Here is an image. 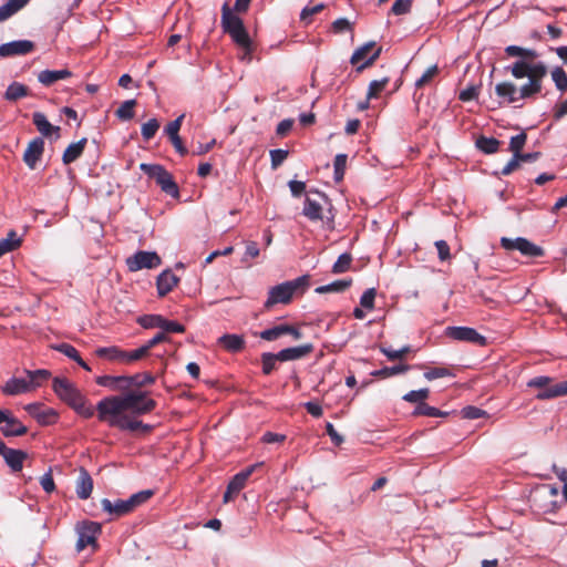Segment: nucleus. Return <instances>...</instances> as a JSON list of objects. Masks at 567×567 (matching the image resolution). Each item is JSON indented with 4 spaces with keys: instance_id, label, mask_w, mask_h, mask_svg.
<instances>
[{
    "instance_id": "1",
    "label": "nucleus",
    "mask_w": 567,
    "mask_h": 567,
    "mask_svg": "<svg viewBox=\"0 0 567 567\" xmlns=\"http://www.w3.org/2000/svg\"><path fill=\"white\" fill-rule=\"evenodd\" d=\"M506 71L517 80L527 78V82L519 87L511 81L497 83L495 94L499 104H517L523 100L535 99L542 92L543 81L546 78L543 65H528L523 61H515L512 65L506 66Z\"/></svg>"
},
{
    "instance_id": "2",
    "label": "nucleus",
    "mask_w": 567,
    "mask_h": 567,
    "mask_svg": "<svg viewBox=\"0 0 567 567\" xmlns=\"http://www.w3.org/2000/svg\"><path fill=\"white\" fill-rule=\"evenodd\" d=\"M156 406V401L148 398L146 391H130L123 395H112L102 399L96 405V412H101L103 415H114L120 412L143 415L151 413Z\"/></svg>"
},
{
    "instance_id": "3",
    "label": "nucleus",
    "mask_w": 567,
    "mask_h": 567,
    "mask_svg": "<svg viewBox=\"0 0 567 567\" xmlns=\"http://www.w3.org/2000/svg\"><path fill=\"white\" fill-rule=\"evenodd\" d=\"M251 0H236L234 9H230L229 3L225 2L221 6V20L220 24L223 31L228 34L234 43L241 48L246 54H251L252 41L244 25V21L234 11L244 13L248 10Z\"/></svg>"
},
{
    "instance_id": "4",
    "label": "nucleus",
    "mask_w": 567,
    "mask_h": 567,
    "mask_svg": "<svg viewBox=\"0 0 567 567\" xmlns=\"http://www.w3.org/2000/svg\"><path fill=\"white\" fill-rule=\"evenodd\" d=\"M52 388L55 394L81 416L90 419L94 415L96 408L89 404L85 396L68 379L54 378Z\"/></svg>"
},
{
    "instance_id": "5",
    "label": "nucleus",
    "mask_w": 567,
    "mask_h": 567,
    "mask_svg": "<svg viewBox=\"0 0 567 567\" xmlns=\"http://www.w3.org/2000/svg\"><path fill=\"white\" fill-rule=\"evenodd\" d=\"M310 276L303 275L293 280L274 286L268 291V298L264 303L265 310H270L277 303L288 305L295 293H303L309 287Z\"/></svg>"
},
{
    "instance_id": "6",
    "label": "nucleus",
    "mask_w": 567,
    "mask_h": 567,
    "mask_svg": "<svg viewBox=\"0 0 567 567\" xmlns=\"http://www.w3.org/2000/svg\"><path fill=\"white\" fill-rule=\"evenodd\" d=\"M288 186L293 197L305 195L302 213H331L332 206L324 193L317 189H307L306 184L300 181H290Z\"/></svg>"
},
{
    "instance_id": "7",
    "label": "nucleus",
    "mask_w": 567,
    "mask_h": 567,
    "mask_svg": "<svg viewBox=\"0 0 567 567\" xmlns=\"http://www.w3.org/2000/svg\"><path fill=\"white\" fill-rule=\"evenodd\" d=\"M153 495L154 492L152 489H144L133 494L127 499H116L112 502L109 498H103L101 506L109 515L117 518L132 513L136 507L146 503Z\"/></svg>"
},
{
    "instance_id": "8",
    "label": "nucleus",
    "mask_w": 567,
    "mask_h": 567,
    "mask_svg": "<svg viewBox=\"0 0 567 567\" xmlns=\"http://www.w3.org/2000/svg\"><path fill=\"white\" fill-rule=\"evenodd\" d=\"M527 386L539 389L536 399L540 401L567 395V380L554 383V379L547 375H538L527 382Z\"/></svg>"
},
{
    "instance_id": "9",
    "label": "nucleus",
    "mask_w": 567,
    "mask_h": 567,
    "mask_svg": "<svg viewBox=\"0 0 567 567\" xmlns=\"http://www.w3.org/2000/svg\"><path fill=\"white\" fill-rule=\"evenodd\" d=\"M97 419L101 422L106 423L111 427H116L121 431H130V432H143L150 433L153 430V426L150 424H145L140 420H136L132 415H128L124 412H120L118 414H102L97 412Z\"/></svg>"
},
{
    "instance_id": "10",
    "label": "nucleus",
    "mask_w": 567,
    "mask_h": 567,
    "mask_svg": "<svg viewBox=\"0 0 567 567\" xmlns=\"http://www.w3.org/2000/svg\"><path fill=\"white\" fill-rule=\"evenodd\" d=\"M140 168L153 178L164 193L172 197H177L179 195L178 186L172 174L162 165L142 163Z\"/></svg>"
},
{
    "instance_id": "11",
    "label": "nucleus",
    "mask_w": 567,
    "mask_h": 567,
    "mask_svg": "<svg viewBox=\"0 0 567 567\" xmlns=\"http://www.w3.org/2000/svg\"><path fill=\"white\" fill-rule=\"evenodd\" d=\"M501 246L508 251L518 250L525 257L539 258L545 256V250L543 247L532 243L524 237H517L514 239L502 237Z\"/></svg>"
},
{
    "instance_id": "12",
    "label": "nucleus",
    "mask_w": 567,
    "mask_h": 567,
    "mask_svg": "<svg viewBox=\"0 0 567 567\" xmlns=\"http://www.w3.org/2000/svg\"><path fill=\"white\" fill-rule=\"evenodd\" d=\"M78 542L76 551H82L87 546L96 547V538L101 533V525L95 522H83L76 526Z\"/></svg>"
},
{
    "instance_id": "13",
    "label": "nucleus",
    "mask_w": 567,
    "mask_h": 567,
    "mask_svg": "<svg viewBox=\"0 0 567 567\" xmlns=\"http://www.w3.org/2000/svg\"><path fill=\"white\" fill-rule=\"evenodd\" d=\"M374 47H375V42H368V43H364L363 45H361L360 48H358L353 52L350 62L352 65H358L357 66L358 72H361L365 68L371 66L375 62V60L380 56L381 51H382V49L380 47L377 48L371 55H369Z\"/></svg>"
},
{
    "instance_id": "14",
    "label": "nucleus",
    "mask_w": 567,
    "mask_h": 567,
    "mask_svg": "<svg viewBox=\"0 0 567 567\" xmlns=\"http://www.w3.org/2000/svg\"><path fill=\"white\" fill-rule=\"evenodd\" d=\"M260 464H254L245 470L237 473L228 483L227 489L224 493L223 501L224 503H229L233 501L239 492L246 486L248 478L254 473V471L259 467Z\"/></svg>"
},
{
    "instance_id": "15",
    "label": "nucleus",
    "mask_w": 567,
    "mask_h": 567,
    "mask_svg": "<svg viewBox=\"0 0 567 567\" xmlns=\"http://www.w3.org/2000/svg\"><path fill=\"white\" fill-rule=\"evenodd\" d=\"M445 336L457 341L470 342L478 346L486 344V338L470 327H447Z\"/></svg>"
},
{
    "instance_id": "16",
    "label": "nucleus",
    "mask_w": 567,
    "mask_h": 567,
    "mask_svg": "<svg viewBox=\"0 0 567 567\" xmlns=\"http://www.w3.org/2000/svg\"><path fill=\"white\" fill-rule=\"evenodd\" d=\"M127 267L131 271H137L141 269H153L161 265L162 260L156 252L151 251H137L132 257L127 258Z\"/></svg>"
},
{
    "instance_id": "17",
    "label": "nucleus",
    "mask_w": 567,
    "mask_h": 567,
    "mask_svg": "<svg viewBox=\"0 0 567 567\" xmlns=\"http://www.w3.org/2000/svg\"><path fill=\"white\" fill-rule=\"evenodd\" d=\"M0 455L4 458L7 465L12 472H20L23 467V462L28 454L22 450L8 447L3 441L0 440Z\"/></svg>"
},
{
    "instance_id": "18",
    "label": "nucleus",
    "mask_w": 567,
    "mask_h": 567,
    "mask_svg": "<svg viewBox=\"0 0 567 567\" xmlns=\"http://www.w3.org/2000/svg\"><path fill=\"white\" fill-rule=\"evenodd\" d=\"M286 334H290L295 340L302 338V332L299 329L286 323L266 329L259 333V337L266 341H275Z\"/></svg>"
},
{
    "instance_id": "19",
    "label": "nucleus",
    "mask_w": 567,
    "mask_h": 567,
    "mask_svg": "<svg viewBox=\"0 0 567 567\" xmlns=\"http://www.w3.org/2000/svg\"><path fill=\"white\" fill-rule=\"evenodd\" d=\"M505 53L508 56H518L520 58L518 61H523L527 63L528 65H543L545 68L546 74L548 73L547 65L542 61H535L539 54L537 51L533 49H526L518 45H508L505 48Z\"/></svg>"
},
{
    "instance_id": "20",
    "label": "nucleus",
    "mask_w": 567,
    "mask_h": 567,
    "mask_svg": "<svg viewBox=\"0 0 567 567\" xmlns=\"http://www.w3.org/2000/svg\"><path fill=\"white\" fill-rule=\"evenodd\" d=\"M44 152V141L42 137H35L29 142L24 153H23V162L25 165L34 169L37 163L40 161L42 154Z\"/></svg>"
},
{
    "instance_id": "21",
    "label": "nucleus",
    "mask_w": 567,
    "mask_h": 567,
    "mask_svg": "<svg viewBox=\"0 0 567 567\" xmlns=\"http://www.w3.org/2000/svg\"><path fill=\"white\" fill-rule=\"evenodd\" d=\"M34 50V43L30 40H18L0 45V56L24 55Z\"/></svg>"
},
{
    "instance_id": "22",
    "label": "nucleus",
    "mask_w": 567,
    "mask_h": 567,
    "mask_svg": "<svg viewBox=\"0 0 567 567\" xmlns=\"http://www.w3.org/2000/svg\"><path fill=\"white\" fill-rule=\"evenodd\" d=\"M312 351L313 346L311 343H306L298 347L282 349L277 352V357L279 358V362L293 361L307 357Z\"/></svg>"
},
{
    "instance_id": "23",
    "label": "nucleus",
    "mask_w": 567,
    "mask_h": 567,
    "mask_svg": "<svg viewBox=\"0 0 567 567\" xmlns=\"http://www.w3.org/2000/svg\"><path fill=\"white\" fill-rule=\"evenodd\" d=\"M4 395H19L31 392L28 378H11L1 388Z\"/></svg>"
},
{
    "instance_id": "24",
    "label": "nucleus",
    "mask_w": 567,
    "mask_h": 567,
    "mask_svg": "<svg viewBox=\"0 0 567 567\" xmlns=\"http://www.w3.org/2000/svg\"><path fill=\"white\" fill-rule=\"evenodd\" d=\"M178 277L171 270L163 271L157 277V292L159 297H164L169 293L174 287L178 284Z\"/></svg>"
},
{
    "instance_id": "25",
    "label": "nucleus",
    "mask_w": 567,
    "mask_h": 567,
    "mask_svg": "<svg viewBox=\"0 0 567 567\" xmlns=\"http://www.w3.org/2000/svg\"><path fill=\"white\" fill-rule=\"evenodd\" d=\"M32 122L43 136L50 137L52 134H55L59 137L60 127L52 125L43 113L34 112Z\"/></svg>"
},
{
    "instance_id": "26",
    "label": "nucleus",
    "mask_w": 567,
    "mask_h": 567,
    "mask_svg": "<svg viewBox=\"0 0 567 567\" xmlns=\"http://www.w3.org/2000/svg\"><path fill=\"white\" fill-rule=\"evenodd\" d=\"M72 73L68 69L63 70H43L38 74V80L44 86H51L60 80L71 78Z\"/></svg>"
},
{
    "instance_id": "27",
    "label": "nucleus",
    "mask_w": 567,
    "mask_h": 567,
    "mask_svg": "<svg viewBox=\"0 0 567 567\" xmlns=\"http://www.w3.org/2000/svg\"><path fill=\"white\" fill-rule=\"evenodd\" d=\"M86 143H87V138L86 137H83L81 138L80 141L75 142V143H71L64 151L63 155H62V162L64 165H70L71 163L75 162L76 159H79L83 152H84V148L86 146Z\"/></svg>"
},
{
    "instance_id": "28",
    "label": "nucleus",
    "mask_w": 567,
    "mask_h": 567,
    "mask_svg": "<svg viewBox=\"0 0 567 567\" xmlns=\"http://www.w3.org/2000/svg\"><path fill=\"white\" fill-rule=\"evenodd\" d=\"M93 491V480L89 472L81 468L80 475L76 482V495L80 499H87Z\"/></svg>"
},
{
    "instance_id": "29",
    "label": "nucleus",
    "mask_w": 567,
    "mask_h": 567,
    "mask_svg": "<svg viewBox=\"0 0 567 567\" xmlns=\"http://www.w3.org/2000/svg\"><path fill=\"white\" fill-rule=\"evenodd\" d=\"M0 431L6 437L22 436L27 434L28 427L24 426L17 417H14L11 412L8 420L4 422V425L1 426Z\"/></svg>"
},
{
    "instance_id": "30",
    "label": "nucleus",
    "mask_w": 567,
    "mask_h": 567,
    "mask_svg": "<svg viewBox=\"0 0 567 567\" xmlns=\"http://www.w3.org/2000/svg\"><path fill=\"white\" fill-rule=\"evenodd\" d=\"M127 377L125 375H101L96 378V383L101 386L110 388L113 391H125Z\"/></svg>"
},
{
    "instance_id": "31",
    "label": "nucleus",
    "mask_w": 567,
    "mask_h": 567,
    "mask_svg": "<svg viewBox=\"0 0 567 567\" xmlns=\"http://www.w3.org/2000/svg\"><path fill=\"white\" fill-rule=\"evenodd\" d=\"M220 344L228 352H240L245 348V340L238 334H224L218 339Z\"/></svg>"
},
{
    "instance_id": "32",
    "label": "nucleus",
    "mask_w": 567,
    "mask_h": 567,
    "mask_svg": "<svg viewBox=\"0 0 567 567\" xmlns=\"http://www.w3.org/2000/svg\"><path fill=\"white\" fill-rule=\"evenodd\" d=\"M30 0H7L0 7V22L10 19L12 16L22 10Z\"/></svg>"
},
{
    "instance_id": "33",
    "label": "nucleus",
    "mask_w": 567,
    "mask_h": 567,
    "mask_svg": "<svg viewBox=\"0 0 567 567\" xmlns=\"http://www.w3.org/2000/svg\"><path fill=\"white\" fill-rule=\"evenodd\" d=\"M82 228L96 240L103 237V223L95 219L92 215H85L82 220Z\"/></svg>"
},
{
    "instance_id": "34",
    "label": "nucleus",
    "mask_w": 567,
    "mask_h": 567,
    "mask_svg": "<svg viewBox=\"0 0 567 567\" xmlns=\"http://www.w3.org/2000/svg\"><path fill=\"white\" fill-rule=\"evenodd\" d=\"M24 372L27 374L31 391L41 386L45 381H48L51 378V372L45 369H39L34 371L24 370Z\"/></svg>"
},
{
    "instance_id": "35",
    "label": "nucleus",
    "mask_w": 567,
    "mask_h": 567,
    "mask_svg": "<svg viewBox=\"0 0 567 567\" xmlns=\"http://www.w3.org/2000/svg\"><path fill=\"white\" fill-rule=\"evenodd\" d=\"M352 285V279H340L336 280L331 284L320 286L316 288V293L323 295V293H331V292H343L347 289H349Z\"/></svg>"
},
{
    "instance_id": "36",
    "label": "nucleus",
    "mask_w": 567,
    "mask_h": 567,
    "mask_svg": "<svg viewBox=\"0 0 567 567\" xmlns=\"http://www.w3.org/2000/svg\"><path fill=\"white\" fill-rule=\"evenodd\" d=\"M155 382V377L150 372L136 373L134 375L127 377L126 388L127 390L132 386L143 388L146 385H151Z\"/></svg>"
},
{
    "instance_id": "37",
    "label": "nucleus",
    "mask_w": 567,
    "mask_h": 567,
    "mask_svg": "<svg viewBox=\"0 0 567 567\" xmlns=\"http://www.w3.org/2000/svg\"><path fill=\"white\" fill-rule=\"evenodd\" d=\"M501 141L495 137L480 136L476 140V147L485 154H494L498 151Z\"/></svg>"
},
{
    "instance_id": "38",
    "label": "nucleus",
    "mask_w": 567,
    "mask_h": 567,
    "mask_svg": "<svg viewBox=\"0 0 567 567\" xmlns=\"http://www.w3.org/2000/svg\"><path fill=\"white\" fill-rule=\"evenodd\" d=\"M27 95H29L28 86L19 82L11 83L4 93V97L8 101H17Z\"/></svg>"
},
{
    "instance_id": "39",
    "label": "nucleus",
    "mask_w": 567,
    "mask_h": 567,
    "mask_svg": "<svg viewBox=\"0 0 567 567\" xmlns=\"http://www.w3.org/2000/svg\"><path fill=\"white\" fill-rule=\"evenodd\" d=\"M123 351L122 349H120L118 347H103V348H97L95 350V354L99 357V358H104V359H109L111 361H120V362H123Z\"/></svg>"
},
{
    "instance_id": "40",
    "label": "nucleus",
    "mask_w": 567,
    "mask_h": 567,
    "mask_svg": "<svg viewBox=\"0 0 567 567\" xmlns=\"http://www.w3.org/2000/svg\"><path fill=\"white\" fill-rule=\"evenodd\" d=\"M245 246H246V249H245V254L241 258V262L246 267H251L252 264L250 262V260L256 259L260 256V249L258 247V244L254 240H246Z\"/></svg>"
},
{
    "instance_id": "41",
    "label": "nucleus",
    "mask_w": 567,
    "mask_h": 567,
    "mask_svg": "<svg viewBox=\"0 0 567 567\" xmlns=\"http://www.w3.org/2000/svg\"><path fill=\"white\" fill-rule=\"evenodd\" d=\"M410 370V365L408 364H400V365H394V367H384L380 370H377L374 372H372V375L375 377V378H381V379H385V378H390V377H393V375H396V374H400V373H404L406 371Z\"/></svg>"
},
{
    "instance_id": "42",
    "label": "nucleus",
    "mask_w": 567,
    "mask_h": 567,
    "mask_svg": "<svg viewBox=\"0 0 567 567\" xmlns=\"http://www.w3.org/2000/svg\"><path fill=\"white\" fill-rule=\"evenodd\" d=\"M555 86L561 93L567 92V73L561 66H556L550 72Z\"/></svg>"
},
{
    "instance_id": "43",
    "label": "nucleus",
    "mask_w": 567,
    "mask_h": 567,
    "mask_svg": "<svg viewBox=\"0 0 567 567\" xmlns=\"http://www.w3.org/2000/svg\"><path fill=\"white\" fill-rule=\"evenodd\" d=\"M352 260L353 258L350 252L341 254L332 266V274L339 275L348 271L351 267Z\"/></svg>"
},
{
    "instance_id": "44",
    "label": "nucleus",
    "mask_w": 567,
    "mask_h": 567,
    "mask_svg": "<svg viewBox=\"0 0 567 567\" xmlns=\"http://www.w3.org/2000/svg\"><path fill=\"white\" fill-rule=\"evenodd\" d=\"M135 100H127L116 110L115 115L122 121H130L134 117Z\"/></svg>"
},
{
    "instance_id": "45",
    "label": "nucleus",
    "mask_w": 567,
    "mask_h": 567,
    "mask_svg": "<svg viewBox=\"0 0 567 567\" xmlns=\"http://www.w3.org/2000/svg\"><path fill=\"white\" fill-rule=\"evenodd\" d=\"M390 78L384 76L381 80H373L370 82L368 87V100L377 99L381 94V92L389 84Z\"/></svg>"
},
{
    "instance_id": "46",
    "label": "nucleus",
    "mask_w": 567,
    "mask_h": 567,
    "mask_svg": "<svg viewBox=\"0 0 567 567\" xmlns=\"http://www.w3.org/2000/svg\"><path fill=\"white\" fill-rule=\"evenodd\" d=\"M163 316L161 315H145L137 319V322L145 329L162 328Z\"/></svg>"
},
{
    "instance_id": "47",
    "label": "nucleus",
    "mask_w": 567,
    "mask_h": 567,
    "mask_svg": "<svg viewBox=\"0 0 567 567\" xmlns=\"http://www.w3.org/2000/svg\"><path fill=\"white\" fill-rule=\"evenodd\" d=\"M440 73V69L436 64L426 69V71L421 75L420 79L415 82V87L421 89L425 85H429Z\"/></svg>"
},
{
    "instance_id": "48",
    "label": "nucleus",
    "mask_w": 567,
    "mask_h": 567,
    "mask_svg": "<svg viewBox=\"0 0 567 567\" xmlns=\"http://www.w3.org/2000/svg\"><path fill=\"white\" fill-rule=\"evenodd\" d=\"M279 361L277 353L265 352L261 354L262 373L269 375L275 369L276 363Z\"/></svg>"
},
{
    "instance_id": "49",
    "label": "nucleus",
    "mask_w": 567,
    "mask_h": 567,
    "mask_svg": "<svg viewBox=\"0 0 567 567\" xmlns=\"http://www.w3.org/2000/svg\"><path fill=\"white\" fill-rule=\"evenodd\" d=\"M414 415H425V416H430V417H439V416H443V415H446L447 413L445 412H442L441 410L434 408V406H431L424 402H421L414 410L413 412Z\"/></svg>"
},
{
    "instance_id": "50",
    "label": "nucleus",
    "mask_w": 567,
    "mask_h": 567,
    "mask_svg": "<svg viewBox=\"0 0 567 567\" xmlns=\"http://www.w3.org/2000/svg\"><path fill=\"white\" fill-rule=\"evenodd\" d=\"M161 124L156 118H151L142 125L141 133L145 141L152 140L158 131Z\"/></svg>"
},
{
    "instance_id": "51",
    "label": "nucleus",
    "mask_w": 567,
    "mask_h": 567,
    "mask_svg": "<svg viewBox=\"0 0 567 567\" xmlns=\"http://www.w3.org/2000/svg\"><path fill=\"white\" fill-rule=\"evenodd\" d=\"M147 354H148V351H147V348H145V346H142L138 349H135L133 351H123V362L132 363V362L143 359Z\"/></svg>"
},
{
    "instance_id": "52",
    "label": "nucleus",
    "mask_w": 567,
    "mask_h": 567,
    "mask_svg": "<svg viewBox=\"0 0 567 567\" xmlns=\"http://www.w3.org/2000/svg\"><path fill=\"white\" fill-rule=\"evenodd\" d=\"M380 351L391 361L399 360L404 358L410 351V346H405L401 348L400 350H393L390 348L381 347Z\"/></svg>"
},
{
    "instance_id": "53",
    "label": "nucleus",
    "mask_w": 567,
    "mask_h": 567,
    "mask_svg": "<svg viewBox=\"0 0 567 567\" xmlns=\"http://www.w3.org/2000/svg\"><path fill=\"white\" fill-rule=\"evenodd\" d=\"M527 141V135L525 132H522L511 138L508 151L513 154H518L525 146Z\"/></svg>"
},
{
    "instance_id": "54",
    "label": "nucleus",
    "mask_w": 567,
    "mask_h": 567,
    "mask_svg": "<svg viewBox=\"0 0 567 567\" xmlns=\"http://www.w3.org/2000/svg\"><path fill=\"white\" fill-rule=\"evenodd\" d=\"M429 394H430V391L429 389H420V390H414V391H410L409 393H406L405 395H403V400L408 401V402H411V403H421L423 402L425 399L429 398Z\"/></svg>"
},
{
    "instance_id": "55",
    "label": "nucleus",
    "mask_w": 567,
    "mask_h": 567,
    "mask_svg": "<svg viewBox=\"0 0 567 567\" xmlns=\"http://www.w3.org/2000/svg\"><path fill=\"white\" fill-rule=\"evenodd\" d=\"M347 165V155L346 154H338L334 157L333 166H334V179L341 181L344 175V169Z\"/></svg>"
},
{
    "instance_id": "56",
    "label": "nucleus",
    "mask_w": 567,
    "mask_h": 567,
    "mask_svg": "<svg viewBox=\"0 0 567 567\" xmlns=\"http://www.w3.org/2000/svg\"><path fill=\"white\" fill-rule=\"evenodd\" d=\"M323 9H324V6L322 3L316 4L312 7H306V8H303V10L300 13V20L305 23H310L311 18L315 14L320 13Z\"/></svg>"
},
{
    "instance_id": "57",
    "label": "nucleus",
    "mask_w": 567,
    "mask_h": 567,
    "mask_svg": "<svg viewBox=\"0 0 567 567\" xmlns=\"http://www.w3.org/2000/svg\"><path fill=\"white\" fill-rule=\"evenodd\" d=\"M377 296V290L374 288H370L363 292L360 298V305L362 308L368 310H372L374 308V299Z\"/></svg>"
},
{
    "instance_id": "58",
    "label": "nucleus",
    "mask_w": 567,
    "mask_h": 567,
    "mask_svg": "<svg viewBox=\"0 0 567 567\" xmlns=\"http://www.w3.org/2000/svg\"><path fill=\"white\" fill-rule=\"evenodd\" d=\"M412 0H395L391 12L395 16L406 14L411 11Z\"/></svg>"
},
{
    "instance_id": "59",
    "label": "nucleus",
    "mask_w": 567,
    "mask_h": 567,
    "mask_svg": "<svg viewBox=\"0 0 567 567\" xmlns=\"http://www.w3.org/2000/svg\"><path fill=\"white\" fill-rule=\"evenodd\" d=\"M452 375H453L452 371L450 369L443 368V367L430 369L424 373V378L430 381L434 380V379L452 377Z\"/></svg>"
},
{
    "instance_id": "60",
    "label": "nucleus",
    "mask_w": 567,
    "mask_h": 567,
    "mask_svg": "<svg viewBox=\"0 0 567 567\" xmlns=\"http://www.w3.org/2000/svg\"><path fill=\"white\" fill-rule=\"evenodd\" d=\"M184 118H185V114H181L176 120L169 122L165 126V133L167 134L168 138L179 135L178 133L182 127V123H183Z\"/></svg>"
},
{
    "instance_id": "61",
    "label": "nucleus",
    "mask_w": 567,
    "mask_h": 567,
    "mask_svg": "<svg viewBox=\"0 0 567 567\" xmlns=\"http://www.w3.org/2000/svg\"><path fill=\"white\" fill-rule=\"evenodd\" d=\"M55 349L59 352L66 355L68 358L74 360L75 362L80 361L81 355H80L79 351L72 344L61 343V344L56 346Z\"/></svg>"
},
{
    "instance_id": "62",
    "label": "nucleus",
    "mask_w": 567,
    "mask_h": 567,
    "mask_svg": "<svg viewBox=\"0 0 567 567\" xmlns=\"http://www.w3.org/2000/svg\"><path fill=\"white\" fill-rule=\"evenodd\" d=\"M287 157H288V151H286V150L277 148V150L270 151L271 167L276 169L284 163V161Z\"/></svg>"
},
{
    "instance_id": "63",
    "label": "nucleus",
    "mask_w": 567,
    "mask_h": 567,
    "mask_svg": "<svg viewBox=\"0 0 567 567\" xmlns=\"http://www.w3.org/2000/svg\"><path fill=\"white\" fill-rule=\"evenodd\" d=\"M164 333L167 332H176V333H183L185 331V327L177 321H171L165 318H163V326L161 328Z\"/></svg>"
},
{
    "instance_id": "64",
    "label": "nucleus",
    "mask_w": 567,
    "mask_h": 567,
    "mask_svg": "<svg viewBox=\"0 0 567 567\" xmlns=\"http://www.w3.org/2000/svg\"><path fill=\"white\" fill-rule=\"evenodd\" d=\"M478 91H480L478 86L471 85V86H468L465 90L460 92L458 99L462 102H468V101L476 100L477 96H478Z\"/></svg>"
}]
</instances>
